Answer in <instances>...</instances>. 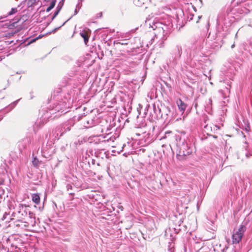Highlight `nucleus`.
<instances>
[{"mask_svg": "<svg viewBox=\"0 0 252 252\" xmlns=\"http://www.w3.org/2000/svg\"><path fill=\"white\" fill-rule=\"evenodd\" d=\"M150 27H151L155 31V37L152 38L149 42L151 44H153L155 39H163L164 36L167 33V31L172 27V24L170 20H154L151 24L150 20L148 21Z\"/></svg>", "mask_w": 252, "mask_h": 252, "instance_id": "obj_1", "label": "nucleus"}, {"mask_svg": "<svg viewBox=\"0 0 252 252\" xmlns=\"http://www.w3.org/2000/svg\"><path fill=\"white\" fill-rule=\"evenodd\" d=\"M68 108L67 104L65 101H61L56 104H54L52 108H49L45 114L44 119H49L50 115L56 114L57 112H61V114H65L68 112L66 110Z\"/></svg>", "mask_w": 252, "mask_h": 252, "instance_id": "obj_2", "label": "nucleus"}, {"mask_svg": "<svg viewBox=\"0 0 252 252\" xmlns=\"http://www.w3.org/2000/svg\"><path fill=\"white\" fill-rule=\"evenodd\" d=\"M83 117V115L74 116L72 120H69L66 123H65L63 127H57L55 129V132H56L59 131V132H60L59 136H62L64 132L69 131L70 130L71 127L74 125L75 122L79 121L82 119Z\"/></svg>", "mask_w": 252, "mask_h": 252, "instance_id": "obj_3", "label": "nucleus"}, {"mask_svg": "<svg viewBox=\"0 0 252 252\" xmlns=\"http://www.w3.org/2000/svg\"><path fill=\"white\" fill-rule=\"evenodd\" d=\"M246 230L245 227L241 225L238 228L234 229L233 233L232 235V243L236 244L240 243L241 241L244 233Z\"/></svg>", "mask_w": 252, "mask_h": 252, "instance_id": "obj_4", "label": "nucleus"}, {"mask_svg": "<svg viewBox=\"0 0 252 252\" xmlns=\"http://www.w3.org/2000/svg\"><path fill=\"white\" fill-rule=\"evenodd\" d=\"M182 54V47L180 45H177L173 50L171 58L169 59V62L167 63L168 66H174L176 64V60L180 58Z\"/></svg>", "mask_w": 252, "mask_h": 252, "instance_id": "obj_5", "label": "nucleus"}, {"mask_svg": "<svg viewBox=\"0 0 252 252\" xmlns=\"http://www.w3.org/2000/svg\"><path fill=\"white\" fill-rule=\"evenodd\" d=\"M154 111L158 118H165V116L168 115V112H170V110L168 107H164L162 110L158 107H156L154 104L153 105Z\"/></svg>", "mask_w": 252, "mask_h": 252, "instance_id": "obj_6", "label": "nucleus"}, {"mask_svg": "<svg viewBox=\"0 0 252 252\" xmlns=\"http://www.w3.org/2000/svg\"><path fill=\"white\" fill-rule=\"evenodd\" d=\"M94 117H88L85 120L83 123L84 126L86 128H90L94 126L95 125Z\"/></svg>", "mask_w": 252, "mask_h": 252, "instance_id": "obj_7", "label": "nucleus"}, {"mask_svg": "<svg viewBox=\"0 0 252 252\" xmlns=\"http://www.w3.org/2000/svg\"><path fill=\"white\" fill-rule=\"evenodd\" d=\"M31 141L30 137H26L19 142V146L20 148L22 147L23 149H26L29 146Z\"/></svg>", "mask_w": 252, "mask_h": 252, "instance_id": "obj_8", "label": "nucleus"}, {"mask_svg": "<svg viewBox=\"0 0 252 252\" xmlns=\"http://www.w3.org/2000/svg\"><path fill=\"white\" fill-rule=\"evenodd\" d=\"M94 154L96 157L102 159H103L105 158H107L108 156V155L106 154V152H105L104 150L98 149L95 152Z\"/></svg>", "mask_w": 252, "mask_h": 252, "instance_id": "obj_9", "label": "nucleus"}, {"mask_svg": "<svg viewBox=\"0 0 252 252\" xmlns=\"http://www.w3.org/2000/svg\"><path fill=\"white\" fill-rule=\"evenodd\" d=\"M27 16L23 15L20 18L18 17L16 18L15 19L13 20V21L10 25V27H17V25H16L17 23L18 22H20V21L22 20V23H23L24 22H25L27 20Z\"/></svg>", "mask_w": 252, "mask_h": 252, "instance_id": "obj_10", "label": "nucleus"}, {"mask_svg": "<svg viewBox=\"0 0 252 252\" xmlns=\"http://www.w3.org/2000/svg\"><path fill=\"white\" fill-rule=\"evenodd\" d=\"M177 104L178 105L179 110L182 113H183L187 107L186 104L184 103L181 99H179L177 101Z\"/></svg>", "mask_w": 252, "mask_h": 252, "instance_id": "obj_11", "label": "nucleus"}, {"mask_svg": "<svg viewBox=\"0 0 252 252\" xmlns=\"http://www.w3.org/2000/svg\"><path fill=\"white\" fill-rule=\"evenodd\" d=\"M29 217H30L31 219V223L32 224V226H34L36 223V220H35V214L31 211L29 212Z\"/></svg>", "mask_w": 252, "mask_h": 252, "instance_id": "obj_12", "label": "nucleus"}, {"mask_svg": "<svg viewBox=\"0 0 252 252\" xmlns=\"http://www.w3.org/2000/svg\"><path fill=\"white\" fill-rule=\"evenodd\" d=\"M32 200L36 204H38L40 203V196L37 194H33L32 195Z\"/></svg>", "mask_w": 252, "mask_h": 252, "instance_id": "obj_13", "label": "nucleus"}, {"mask_svg": "<svg viewBox=\"0 0 252 252\" xmlns=\"http://www.w3.org/2000/svg\"><path fill=\"white\" fill-rule=\"evenodd\" d=\"M114 44H121L122 45H126L128 44V41L126 39L121 40L120 41H114Z\"/></svg>", "mask_w": 252, "mask_h": 252, "instance_id": "obj_14", "label": "nucleus"}, {"mask_svg": "<svg viewBox=\"0 0 252 252\" xmlns=\"http://www.w3.org/2000/svg\"><path fill=\"white\" fill-rule=\"evenodd\" d=\"M80 34L82 37L83 38L84 42L85 44H87V42L89 41V37L87 35V33L85 32H81Z\"/></svg>", "mask_w": 252, "mask_h": 252, "instance_id": "obj_15", "label": "nucleus"}, {"mask_svg": "<svg viewBox=\"0 0 252 252\" xmlns=\"http://www.w3.org/2000/svg\"><path fill=\"white\" fill-rule=\"evenodd\" d=\"M204 40V39H202V40L196 41V42L195 43V45L196 46H199V47H198V49L199 50L203 49V42Z\"/></svg>", "mask_w": 252, "mask_h": 252, "instance_id": "obj_16", "label": "nucleus"}, {"mask_svg": "<svg viewBox=\"0 0 252 252\" xmlns=\"http://www.w3.org/2000/svg\"><path fill=\"white\" fill-rule=\"evenodd\" d=\"M19 100L20 99H18L14 101L8 106V108L10 110L13 109L16 106Z\"/></svg>", "mask_w": 252, "mask_h": 252, "instance_id": "obj_17", "label": "nucleus"}, {"mask_svg": "<svg viewBox=\"0 0 252 252\" xmlns=\"http://www.w3.org/2000/svg\"><path fill=\"white\" fill-rule=\"evenodd\" d=\"M72 16H71L68 20H67L66 21H65L60 27H58V28H56L55 29H54L52 32H50L49 33H54L57 30H59L60 29L61 27H62V26H63L68 21H69L71 18H72Z\"/></svg>", "mask_w": 252, "mask_h": 252, "instance_id": "obj_18", "label": "nucleus"}, {"mask_svg": "<svg viewBox=\"0 0 252 252\" xmlns=\"http://www.w3.org/2000/svg\"><path fill=\"white\" fill-rule=\"evenodd\" d=\"M18 11L17 10V8H12L10 11H9L8 14H7V15L6 16H5V17H6L7 16H9V15H12L13 14H15Z\"/></svg>", "mask_w": 252, "mask_h": 252, "instance_id": "obj_19", "label": "nucleus"}, {"mask_svg": "<svg viewBox=\"0 0 252 252\" xmlns=\"http://www.w3.org/2000/svg\"><path fill=\"white\" fill-rule=\"evenodd\" d=\"M56 9H57L56 11L54 13V15L56 16H57L58 15L59 13L62 9V8H61V6L60 5V6H57Z\"/></svg>", "mask_w": 252, "mask_h": 252, "instance_id": "obj_20", "label": "nucleus"}, {"mask_svg": "<svg viewBox=\"0 0 252 252\" xmlns=\"http://www.w3.org/2000/svg\"><path fill=\"white\" fill-rule=\"evenodd\" d=\"M42 36H41V35H39L38 37L32 39L29 43H33V42H35L37 39L41 38Z\"/></svg>", "mask_w": 252, "mask_h": 252, "instance_id": "obj_21", "label": "nucleus"}, {"mask_svg": "<svg viewBox=\"0 0 252 252\" xmlns=\"http://www.w3.org/2000/svg\"><path fill=\"white\" fill-rule=\"evenodd\" d=\"M215 237V235L214 233H212V235L210 237H206V241L211 240V239L214 238Z\"/></svg>", "mask_w": 252, "mask_h": 252, "instance_id": "obj_22", "label": "nucleus"}, {"mask_svg": "<svg viewBox=\"0 0 252 252\" xmlns=\"http://www.w3.org/2000/svg\"><path fill=\"white\" fill-rule=\"evenodd\" d=\"M56 3V0H52L50 3V6L52 8H53L54 7V6H55Z\"/></svg>", "mask_w": 252, "mask_h": 252, "instance_id": "obj_23", "label": "nucleus"}, {"mask_svg": "<svg viewBox=\"0 0 252 252\" xmlns=\"http://www.w3.org/2000/svg\"><path fill=\"white\" fill-rule=\"evenodd\" d=\"M64 0H61L59 2V3H58V6H60V4H61V5H60V6H61V8H62V7H63V4H64Z\"/></svg>", "mask_w": 252, "mask_h": 252, "instance_id": "obj_24", "label": "nucleus"}, {"mask_svg": "<svg viewBox=\"0 0 252 252\" xmlns=\"http://www.w3.org/2000/svg\"><path fill=\"white\" fill-rule=\"evenodd\" d=\"M66 189H67V190L68 191H69V189H72V185H70V184H67V185H66Z\"/></svg>", "mask_w": 252, "mask_h": 252, "instance_id": "obj_25", "label": "nucleus"}, {"mask_svg": "<svg viewBox=\"0 0 252 252\" xmlns=\"http://www.w3.org/2000/svg\"><path fill=\"white\" fill-rule=\"evenodd\" d=\"M115 139V137H111L110 138H109L108 139H107V140H105L104 141H107L108 142H109V141H114V139Z\"/></svg>", "mask_w": 252, "mask_h": 252, "instance_id": "obj_26", "label": "nucleus"}, {"mask_svg": "<svg viewBox=\"0 0 252 252\" xmlns=\"http://www.w3.org/2000/svg\"><path fill=\"white\" fill-rule=\"evenodd\" d=\"M81 6H82L81 4H80L79 3H78L76 5V8H77L78 10H79L81 8Z\"/></svg>", "mask_w": 252, "mask_h": 252, "instance_id": "obj_27", "label": "nucleus"}, {"mask_svg": "<svg viewBox=\"0 0 252 252\" xmlns=\"http://www.w3.org/2000/svg\"><path fill=\"white\" fill-rule=\"evenodd\" d=\"M53 8L50 6L47 8L46 12H48L51 10Z\"/></svg>", "mask_w": 252, "mask_h": 252, "instance_id": "obj_28", "label": "nucleus"}, {"mask_svg": "<svg viewBox=\"0 0 252 252\" xmlns=\"http://www.w3.org/2000/svg\"><path fill=\"white\" fill-rule=\"evenodd\" d=\"M79 10H78L77 8H75V10H74V15H76L78 13V11H79Z\"/></svg>", "mask_w": 252, "mask_h": 252, "instance_id": "obj_29", "label": "nucleus"}, {"mask_svg": "<svg viewBox=\"0 0 252 252\" xmlns=\"http://www.w3.org/2000/svg\"><path fill=\"white\" fill-rule=\"evenodd\" d=\"M202 16H198V20L196 21V23H198L199 22V20L201 18Z\"/></svg>", "mask_w": 252, "mask_h": 252, "instance_id": "obj_30", "label": "nucleus"}, {"mask_svg": "<svg viewBox=\"0 0 252 252\" xmlns=\"http://www.w3.org/2000/svg\"><path fill=\"white\" fill-rule=\"evenodd\" d=\"M32 162L34 165L37 164L36 159L34 158V159L33 160Z\"/></svg>", "mask_w": 252, "mask_h": 252, "instance_id": "obj_31", "label": "nucleus"}, {"mask_svg": "<svg viewBox=\"0 0 252 252\" xmlns=\"http://www.w3.org/2000/svg\"><path fill=\"white\" fill-rule=\"evenodd\" d=\"M190 16L191 17L190 18L189 17H188V18H189V21L192 20V18H193V15H190Z\"/></svg>", "mask_w": 252, "mask_h": 252, "instance_id": "obj_32", "label": "nucleus"}, {"mask_svg": "<svg viewBox=\"0 0 252 252\" xmlns=\"http://www.w3.org/2000/svg\"><path fill=\"white\" fill-rule=\"evenodd\" d=\"M56 16L54 15V14H53L52 17V19H51V21H53L56 17Z\"/></svg>", "mask_w": 252, "mask_h": 252, "instance_id": "obj_33", "label": "nucleus"}, {"mask_svg": "<svg viewBox=\"0 0 252 252\" xmlns=\"http://www.w3.org/2000/svg\"><path fill=\"white\" fill-rule=\"evenodd\" d=\"M37 125V123H36V124H35V126H33V130H34V131L35 132H36V130L35 129V126H36Z\"/></svg>", "mask_w": 252, "mask_h": 252, "instance_id": "obj_34", "label": "nucleus"}, {"mask_svg": "<svg viewBox=\"0 0 252 252\" xmlns=\"http://www.w3.org/2000/svg\"><path fill=\"white\" fill-rule=\"evenodd\" d=\"M203 0H199V1H200V2L201 3V4L202 5H203Z\"/></svg>", "mask_w": 252, "mask_h": 252, "instance_id": "obj_35", "label": "nucleus"}, {"mask_svg": "<svg viewBox=\"0 0 252 252\" xmlns=\"http://www.w3.org/2000/svg\"><path fill=\"white\" fill-rule=\"evenodd\" d=\"M92 162L93 164H95V160L92 159Z\"/></svg>", "mask_w": 252, "mask_h": 252, "instance_id": "obj_36", "label": "nucleus"}, {"mask_svg": "<svg viewBox=\"0 0 252 252\" xmlns=\"http://www.w3.org/2000/svg\"><path fill=\"white\" fill-rule=\"evenodd\" d=\"M209 103L210 104L211 108L212 107V100L211 99L209 100Z\"/></svg>", "mask_w": 252, "mask_h": 252, "instance_id": "obj_37", "label": "nucleus"}, {"mask_svg": "<svg viewBox=\"0 0 252 252\" xmlns=\"http://www.w3.org/2000/svg\"><path fill=\"white\" fill-rule=\"evenodd\" d=\"M2 200V196L0 195V203L1 202V201Z\"/></svg>", "mask_w": 252, "mask_h": 252, "instance_id": "obj_38", "label": "nucleus"}, {"mask_svg": "<svg viewBox=\"0 0 252 252\" xmlns=\"http://www.w3.org/2000/svg\"><path fill=\"white\" fill-rule=\"evenodd\" d=\"M69 194L71 195H74V193H71V192H70L69 193Z\"/></svg>", "mask_w": 252, "mask_h": 252, "instance_id": "obj_39", "label": "nucleus"}, {"mask_svg": "<svg viewBox=\"0 0 252 252\" xmlns=\"http://www.w3.org/2000/svg\"><path fill=\"white\" fill-rule=\"evenodd\" d=\"M171 133V132H170V131L166 132L165 133V134H169V133Z\"/></svg>", "mask_w": 252, "mask_h": 252, "instance_id": "obj_40", "label": "nucleus"}, {"mask_svg": "<svg viewBox=\"0 0 252 252\" xmlns=\"http://www.w3.org/2000/svg\"><path fill=\"white\" fill-rule=\"evenodd\" d=\"M234 46V44H233V45L231 46V47H232V48H233Z\"/></svg>", "mask_w": 252, "mask_h": 252, "instance_id": "obj_41", "label": "nucleus"}, {"mask_svg": "<svg viewBox=\"0 0 252 252\" xmlns=\"http://www.w3.org/2000/svg\"><path fill=\"white\" fill-rule=\"evenodd\" d=\"M45 0V1H50V0Z\"/></svg>", "mask_w": 252, "mask_h": 252, "instance_id": "obj_42", "label": "nucleus"}, {"mask_svg": "<svg viewBox=\"0 0 252 252\" xmlns=\"http://www.w3.org/2000/svg\"><path fill=\"white\" fill-rule=\"evenodd\" d=\"M58 135H59V133H57V136H58Z\"/></svg>", "mask_w": 252, "mask_h": 252, "instance_id": "obj_43", "label": "nucleus"}, {"mask_svg": "<svg viewBox=\"0 0 252 252\" xmlns=\"http://www.w3.org/2000/svg\"><path fill=\"white\" fill-rule=\"evenodd\" d=\"M97 164V165H98V166L99 165V163H98Z\"/></svg>", "mask_w": 252, "mask_h": 252, "instance_id": "obj_44", "label": "nucleus"}]
</instances>
